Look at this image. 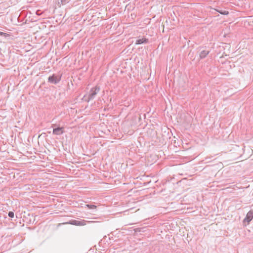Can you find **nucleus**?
Returning a JSON list of instances; mask_svg holds the SVG:
<instances>
[{
	"instance_id": "obj_1",
	"label": "nucleus",
	"mask_w": 253,
	"mask_h": 253,
	"mask_svg": "<svg viewBox=\"0 0 253 253\" xmlns=\"http://www.w3.org/2000/svg\"><path fill=\"white\" fill-rule=\"evenodd\" d=\"M100 90V88L98 86H95L91 88L88 95L87 96L85 95L84 96V97L85 98V100L87 102H89L90 100L93 99L96 94L99 92Z\"/></svg>"
},
{
	"instance_id": "obj_2",
	"label": "nucleus",
	"mask_w": 253,
	"mask_h": 253,
	"mask_svg": "<svg viewBox=\"0 0 253 253\" xmlns=\"http://www.w3.org/2000/svg\"><path fill=\"white\" fill-rule=\"evenodd\" d=\"M97 221H86L84 219L80 220H70L68 222H67V224H70L76 226H84L87 223H92V222H97Z\"/></svg>"
},
{
	"instance_id": "obj_3",
	"label": "nucleus",
	"mask_w": 253,
	"mask_h": 253,
	"mask_svg": "<svg viewBox=\"0 0 253 253\" xmlns=\"http://www.w3.org/2000/svg\"><path fill=\"white\" fill-rule=\"evenodd\" d=\"M61 78V75H56L55 74H53L52 76L48 77V82L51 84H57L60 81Z\"/></svg>"
},
{
	"instance_id": "obj_4",
	"label": "nucleus",
	"mask_w": 253,
	"mask_h": 253,
	"mask_svg": "<svg viewBox=\"0 0 253 253\" xmlns=\"http://www.w3.org/2000/svg\"><path fill=\"white\" fill-rule=\"evenodd\" d=\"M253 218V210L250 211L247 214L246 217L243 220V222H247L248 224L252 220Z\"/></svg>"
},
{
	"instance_id": "obj_5",
	"label": "nucleus",
	"mask_w": 253,
	"mask_h": 253,
	"mask_svg": "<svg viewBox=\"0 0 253 253\" xmlns=\"http://www.w3.org/2000/svg\"><path fill=\"white\" fill-rule=\"evenodd\" d=\"M64 132V128L62 127H58L57 128H53V133L57 135L63 134Z\"/></svg>"
},
{
	"instance_id": "obj_6",
	"label": "nucleus",
	"mask_w": 253,
	"mask_h": 253,
	"mask_svg": "<svg viewBox=\"0 0 253 253\" xmlns=\"http://www.w3.org/2000/svg\"><path fill=\"white\" fill-rule=\"evenodd\" d=\"M148 42V39L145 38H142L141 39H138L136 41V44H140L142 43H147Z\"/></svg>"
},
{
	"instance_id": "obj_7",
	"label": "nucleus",
	"mask_w": 253,
	"mask_h": 253,
	"mask_svg": "<svg viewBox=\"0 0 253 253\" xmlns=\"http://www.w3.org/2000/svg\"><path fill=\"white\" fill-rule=\"evenodd\" d=\"M209 53H210V51H209V50H202L200 53V55H199L200 59L205 58L209 54Z\"/></svg>"
},
{
	"instance_id": "obj_8",
	"label": "nucleus",
	"mask_w": 253,
	"mask_h": 253,
	"mask_svg": "<svg viewBox=\"0 0 253 253\" xmlns=\"http://www.w3.org/2000/svg\"><path fill=\"white\" fill-rule=\"evenodd\" d=\"M217 12H219L222 15H227L229 13V12L225 10L220 9H214Z\"/></svg>"
},
{
	"instance_id": "obj_9",
	"label": "nucleus",
	"mask_w": 253,
	"mask_h": 253,
	"mask_svg": "<svg viewBox=\"0 0 253 253\" xmlns=\"http://www.w3.org/2000/svg\"><path fill=\"white\" fill-rule=\"evenodd\" d=\"M86 206L89 209H94L96 208V206L93 205H86Z\"/></svg>"
},
{
	"instance_id": "obj_10",
	"label": "nucleus",
	"mask_w": 253,
	"mask_h": 253,
	"mask_svg": "<svg viewBox=\"0 0 253 253\" xmlns=\"http://www.w3.org/2000/svg\"><path fill=\"white\" fill-rule=\"evenodd\" d=\"M69 0H61V3L62 5H65L66 3H68Z\"/></svg>"
},
{
	"instance_id": "obj_11",
	"label": "nucleus",
	"mask_w": 253,
	"mask_h": 253,
	"mask_svg": "<svg viewBox=\"0 0 253 253\" xmlns=\"http://www.w3.org/2000/svg\"><path fill=\"white\" fill-rule=\"evenodd\" d=\"M8 215L9 217L13 218L14 217V213L13 211H9Z\"/></svg>"
},
{
	"instance_id": "obj_12",
	"label": "nucleus",
	"mask_w": 253,
	"mask_h": 253,
	"mask_svg": "<svg viewBox=\"0 0 253 253\" xmlns=\"http://www.w3.org/2000/svg\"><path fill=\"white\" fill-rule=\"evenodd\" d=\"M6 35H7L6 33H3V32H0V36H5Z\"/></svg>"
}]
</instances>
